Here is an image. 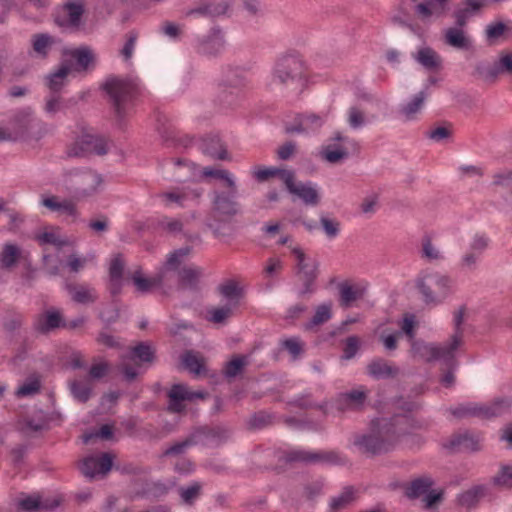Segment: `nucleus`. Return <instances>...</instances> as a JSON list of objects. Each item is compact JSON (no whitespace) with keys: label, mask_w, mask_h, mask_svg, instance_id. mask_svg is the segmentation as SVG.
<instances>
[{"label":"nucleus","mask_w":512,"mask_h":512,"mask_svg":"<svg viewBox=\"0 0 512 512\" xmlns=\"http://www.w3.org/2000/svg\"><path fill=\"white\" fill-rule=\"evenodd\" d=\"M454 333L444 344L426 343L423 341H414L412 343V352L425 361H438L442 365V369L446 370L442 377L441 383L445 387H450L455 381L453 371L458 367L457 353L464 345V330L462 324L464 322V309H459L454 313Z\"/></svg>","instance_id":"nucleus-1"},{"label":"nucleus","mask_w":512,"mask_h":512,"mask_svg":"<svg viewBox=\"0 0 512 512\" xmlns=\"http://www.w3.org/2000/svg\"><path fill=\"white\" fill-rule=\"evenodd\" d=\"M411 419L407 415H396L391 420L376 419L371 423L368 433L359 435L354 445L362 452L380 454L389 451L399 436L408 433Z\"/></svg>","instance_id":"nucleus-2"},{"label":"nucleus","mask_w":512,"mask_h":512,"mask_svg":"<svg viewBox=\"0 0 512 512\" xmlns=\"http://www.w3.org/2000/svg\"><path fill=\"white\" fill-rule=\"evenodd\" d=\"M203 175L219 181L212 198V219L219 223H228L232 217L240 212L237 201L238 187L233 173L219 167H206Z\"/></svg>","instance_id":"nucleus-3"},{"label":"nucleus","mask_w":512,"mask_h":512,"mask_svg":"<svg viewBox=\"0 0 512 512\" xmlns=\"http://www.w3.org/2000/svg\"><path fill=\"white\" fill-rule=\"evenodd\" d=\"M308 81L307 66L300 57L295 55L280 58L272 71V84L293 94H300L307 86Z\"/></svg>","instance_id":"nucleus-4"},{"label":"nucleus","mask_w":512,"mask_h":512,"mask_svg":"<svg viewBox=\"0 0 512 512\" xmlns=\"http://www.w3.org/2000/svg\"><path fill=\"white\" fill-rule=\"evenodd\" d=\"M413 7L414 20L406 24L417 37L423 39L429 26L448 10L449 0H418Z\"/></svg>","instance_id":"nucleus-5"},{"label":"nucleus","mask_w":512,"mask_h":512,"mask_svg":"<svg viewBox=\"0 0 512 512\" xmlns=\"http://www.w3.org/2000/svg\"><path fill=\"white\" fill-rule=\"evenodd\" d=\"M416 283L426 304L438 305L453 291V280L436 271L421 272Z\"/></svg>","instance_id":"nucleus-6"},{"label":"nucleus","mask_w":512,"mask_h":512,"mask_svg":"<svg viewBox=\"0 0 512 512\" xmlns=\"http://www.w3.org/2000/svg\"><path fill=\"white\" fill-rule=\"evenodd\" d=\"M64 183L76 200L91 197L103 189L102 176L93 170L73 169L66 172Z\"/></svg>","instance_id":"nucleus-7"},{"label":"nucleus","mask_w":512,"mask_h":512,"mask_svg":"<svg viewBox=\"0 0 512 512\" xmlns=\"http://www.w3.org/2000/svg\"><path fill=\"white\" fill-rule=\"evenodd\" d=\"M105 90L112 99L116 114L122 118L132 100L140 93V83L138 79L112 78L106 82Z\"/></svg>","instance_id":"nucleus-8"},{"label":"nucleus","mask_w":512,"mask_h":512,"mask_svg":"<svg viewBox=\"0 0 512 512\" xmlns=\"http://www.w3.org/2000/svg\"><path fill=\"white\" fill-rule=\"evenodd\" d=\"M433 485L430 477H419L407 485L405 493L410 499H420L423 508L435 510L443 500V490L434 489Z\"/></svg>","instance_id":"nucleus-9"},{"label":"nucleus","mask_w":512,"mask_h":512,"mask_svg":"<svg viewBox=\"0 0 512 512\" xmlns=\"http://www.w3.org/2000/svg\"><path fill=\"white\" fill-rule=\"evenodd\" d=\"M153 354L149 345L140 343L129 354L122 356L119 369L127 380H134L141 373V364L151 362Z\"/></svg>","instance_id":"nucleus-10"},{"label":"nucleus","mask_w":512,"mask_h":512,"mask_svg":"<svg viewBox=\"0 0 512 512\" xmlns=\"http://www.w3.org/2000/svg\"><path fill=\"white\" fill-rule=\"evenodd\" d=\"M507 400H498L491 405L480 404H461L455 408H451V414L456 418H464L468 416H478L483 418H490L500 415L505 408L509 407Z\"/></svg>","instance_id":"nucleus-11"},{"label":"nucleus","mask_w":512,"mask_h":512,"mask_svg":"<svg viewBox=\"0 0 512 512\" xmlns=\"http://www.w3.org/2000/svg\"><path fill=\"white\" fill-rule=\"evenodd\" d=\"M286 175L285 186L287 190L303 201L306 205L317 206L320 203L321 195L316 183L296 181L294 173Z\"/></svg>","instance_id":"nucleus-12"},{"label":"nucleus","mask_w":512,"mask_h":512,"mask_svg":"<svg viewBox=\"0 0 512 512\" xmlns=\"http://www.w3.org/2000/svg\"><path fill=\"white\" fill-rule=\"evenodd\" d=\"M202 194V190L190 186L175 187L158 194L161 204L167 208L185 207L190 202L196 201Z\"/></svg>","instance_id":"nucleus-13"},{"label":"nucleus","mask_w":512,"mask_h":512,"mask_svg":"<svg viewBox=\"0 0 512 512\" xmlns=\"http://www.w3.org/2000/svg\"><path fill=\"white\" fill-rule=\"evenodd\" d=\"M206 395L202 391H193L184 384H175L168 393L169 410L175 413L182 412L187 402H192L194 399H204Z\"/></svg>","instance_id":"nucleus-14"},{"label":"nucleus","mask_w":512,"mask_h":512,"mask_svg":"<svg viewBox=\"0 0 512 512\" xmlns=\"http://www.w3.org/2000/svg\"><path fill=\"white\" fill-rule=\"evenodd\" d=\"M107 152V142L104 138L90 132H83L76 140L70 153L80 156L88 153L103 155Z\"/></svg>","instance_id":"nucleus-15"},{"label":"nucleus","mask_w":512,"mask_h":512,"mask_svg":"<svg viewBox=\"0 0 512 512\" xmlns=\"http://www.w3.org/2000/svg\"><path fill=\"white\" fill-rule=\"evenodd\" d=\"M326 122V115L301 114L292 123H286L288 133L312 134L320 130Z\"/></svg>","instance_id":"nucleus-16"},{"label":"nucleus","mask_w":512,"mask_h":512,"mask_svg":"<svg viewBox=\"0 0 512 512\" xmlns=\"http://www.w3.org/2000/svg\"><path fill=\"white\" fill-rule=\"evenodd\" d=\"M112 464V455L110 453H102L83 459L80 469L86 477L93 478L99 475H105L110 471Z\"/></svg>","instance_id":"nucleus-17"},{"label":"nucleus","mask_w":512,"mask_h":512,"mask_svg":"<svg viewBox=\"0 0 512 512\" xmlns=\"http://www.w3.org/2000/svg\"><path fill=\"white\" fill-rule=\"evenodd\" d=\"M62 502L60 495L42 497L39 494L25 495L18 501L21 510L35 512L38 510H53Z\"/></svg>","instance_id":"nucleus-18"},{"label":"nucleus","mask_w":512,"mask_h":512,"mask_svg":"<svg viewBox=\"0 0 512 512\" xmlns=\"http://www.w3.org/2000/svg\"><path fill=\"white\" fill-rule=\"evenodd\" d=\"M84 12V0H66L61 8L58 23L61 26L78 28Z\"/></svg>","instance_id":"nucleus-19"},{"label":"nucleus","mask_w":512,"mask_h":512,"mask_svg":"<svg viewBox=\"0 0 512 512\" xmlns=\"http://www.w3.org/2000/svg\"><path fill=\"white\" fill-rule=\"evenodd\" d=\"M339 303L342 307L348 308L354 302L363 298L366 285L363 282L344 281L339 283Z\"/></svg>","instance_id":"nucleus-20"},{"label":"nucleus","mask_w":512,"mask_h":512,"mask_svg":"<svg viewBox=\"0 0 512 512\" xmlns=\"http://www.w3.org/2000/svg\"><path fill=\"white\" fill-rule=\"evenodd\" d=\"M292 253L297 260L298 273L304 281L305 292H309L311 291L310 285L316 278V265L313 261H307L304 252L299 247H294Z\"/></svg>","instance_id":"nucleus-21"},{"label":"nucleus","mask_w":512,"mask_h":512,"mask_svg":"<svg viewBox=\"0 0 512 512\" xmlns=\"http://www.w3.org/2000/svg\"><path fill=\"white\" fill-rule=\"evenodd\" d=\"M75 198L60 199L57 196H46L42 198V205L53 212L75 217L77 216V206Z\"/></svg>","instance_id":"nucleus-22"},{"label":"nucleus","mask_w":512,"mask_h":512,"mask_svg":"<svg viewBox=\"0 0 512 512\" xmlns=\"http://www.w3.org/2000/svg\"><path fill=\"white\" fill-rule=\"evenodd\" d=\"M164 169L166 173H172L170 179L176 182L189 181L194 176L193 167L186 160L172 159L165 164Z\"/></svg>","instance_id":"nucleus-23"},{"label":"nucleus","mask_w":512,"mask_h":512,"mask_svg":"<svg viewBox=\"0 0 512 512\" xmlns=\"http://www.w3.org/2000/svg\"><path fill=\"white\" fill-rule=\"evenodd\" d=\"M335 139L339 143L328 144L321 150V156L329 163H337L348 155L345 143L349 142V138L337 133Z\"/></svg>","instance_id":"nucleus-24"},{"label":"nucleus","mask_w":512,"mask_h":512,"mask_svg":"<svg viewBox=\"0 0 512 512\" xmlns=\"http://www.w3.org/2000/svg\"><path fill=\"white\" fill-rule=\"evenodd\" d=\"M412 58L427 70H435L441 66L440 55L432 48L424 46L412 53Z\"/></svg>","instance_id":"nucleus-25"},{"label":"nucleus","mask_w":512,"mask_h":512,"mask_svg":"<svg viewBox=\"0 0 512 512\" xmlns=\"http://www.w3.org/2000/svg\"><path fill=\"white\" fill-rule=\"evenodd\" d=\"M444 41L447 45L458 50H468L471 47L470 37L459 27L447 28L444 31Z\"/></svg>","instance_id":"nucleus-26"},{"label":"nucleus","mask_w":512,"mask_h":512,"mask_svg":"<svg viewBox=\"0 0 512 512\" xmlns=\"http://www.w3.org/2000/svg\"><path fill=\"white\" fill-rule=\"evenodd\" d=\"M243 85L242 78H240L236 72H231L225 82L220 85L222 89L221 100L227 104H231Z\"/></svg>","instance_id":"nucleus-27"},{"label":"nucleus","mask_w":512,"mask_h":512,"mask_svg":"<svg viewBox=\"0 0 512 512\" xmlns=\"http://www.w3.org/2000/svg\"><path fill=\"white\" fill-rule=\"evenodd\" d=\"M366 400V393L363 390H353L344 393L337 399V409L341 411L355 410L360 408Z\"/></svg>","instance_id":"nucleus-28"},{"label":"nucleus","mask_w":512,"mask_h":512,"mask_svg":"<svg viewBox=\"0 0 512 512\" xmlns=\"http://www.w3.org/2000/svg\"><path fill=\"white\" fill-rule=\"evenodd\" d=\"M367 369L369 374L377 379L393 378L399 372V369L395 365L381 358L371 361Z\"/></svg>","instance_id":"nucleus-29"},{"label":"nucleus","mask_w":512,"mask_h":512,"mask_svg":"<svg viewBox=\"0 0 512 512\" xmlns=\"http://www.w3.org/2000/svg\"><path fill=\"white\" fill-rule=\"evenodd\" d=\"M40 245H51L57 252L68 245L67 239L62 237L60 229L51 227L36 236Z\"/></svg>","instance_id":"nucleus-30"},{"label":"nucleus","mask_w":512,"mask_h":512,"mask_svg":"<svg viewBox=\"0 0 512 512\" xmlns=\"http://www.w3.org/2000/svg\"><path fill=\"white\" fill-rule=\"evenodd\" d=\"M374 116H368L365 111L357 105L351 106L346 111V122L353 130L363 128L365 125L371 123Z\"/></svg>","instance_id":"nucleus-31"},{"label":"nucleus","mask_w":512,"mask_h":512,"mask_svg":"<svg viewBox=\"0 0 512 512\" xmlns=\"http://www.w3.org/2000/svg\"><path fill=\"white\" fill-rule=\"evenodd\" d=\"M73 71V64L67 60H65L58 70L51 74L48 78V87L51 91L57 92L62 86L65 84L67 77Z\"/></svg>","instance_id":"nucleus-32"},{"label":"nucleus","mask_w":512,"mask_h":512,"mask_svg":"<svg viewBox=\"0 0 512 512\" xmlns=\"http://www.w3.org/2000/svg\"><path fill=\"white\" fill-rule=\"evenodd\" d=\"M70 389L74 398L80 402H86L90 398L91 392L93 390V382L88 377L74 379L70 383Z\"/></svg>","instance_id":"nucleus-33"},{"label":"nucleus","mask_w":512,"mask_h":512,"mask_svg":"<svg viewBox=\"0 0 512 512\" xmlns=\"http://www.w3.org/2000/svg\"><path fill=\"white\" fill-rule=\"evenodd\" d=\"M21 257V249L12 243H6L0 251V267L4 269L12 268Z\"/></svg>","instance_id":"nucleus-34"},{"label":"nucleus","mask_w":512,"mask_h":512,"mask_svg":"<svg viewBox=\"0 0 512 512\" xmlns=\"http://www.w3.org/2000/svg\"><path fill=\"white\" fill-rule=\"evenodd\" d=\"M72 60H75L77 71L86 70L91 62H93L95 56L93 51L88 47H81L69 50L66 52Z\"/></svg>","instance_id":"nucleus-35"},{"label":"nucleus","mask_w":512,"mask_h":512,"mask_svg":"<svg viewBox=\"0 0 512 512\" xmlns=\"http://www.w3.org/2000/svg\"><path fill=\"white\" fill-rule=\"evenodd\" d=\"M124 261L120 255L115 256L109 267L112 293H117L121 287L122 275L124 270Z\"/></svg>","instance_id":"nucleus-36"},{"label":"nucleus","mask_w":512,"mask_h":512,"mask_svg":"<svg viewBox=\"0 0 512 512\" xmlns=\"http://www.w3.org/2000/svg\"><path fill=\"white\" fill-rule=\"evenodd\" d=\"M131 279L138 291L148 292L162 282L163 275L158 274L154 277L147 278L142 275L141 270H136L132 273Z\"/></svg>","instance_id":"nucleus-37"},{"label":"nucleus","mask_w":512,"mask_h":512,"mask_svg":"<svg viewBox=\"0 0 512 512\" xmlns=\"http://www.w3.org/2000/svg\"><path fill=\"white\" fill-rule=\"evenodd\" d=\"M290 172V170L280 169L276 167L255 166L252 170V175L256 180L260 182L266 181L272 177H278L285 183V174H290Z\"/></svg>","instance_id":"nucleus-38"},{"label":"nucleus","mask_w":512,"mask_h":512,"mask_svg":"<svg viewBox=\"0 0 512 512\" xmlns=\"http://www.w3.org/2000/svg\"><path fill=\"white\" fill-rule=\"evenodd\" d=\"M466 7L455 11V27L463 28L471 14L479 10L482 6V0H466Z\"/></svg>","instance_id":"nucleus-39"},{"label":"nucleus","mask_w":512,"mask_h":512,"mask_svg":"<svg viewBox=\"0 0 512 512\" xmlns=\"http://www.w3.org/2000/svg\"><path fill=\"white\" fill-rule=\"evenodd\" d=\"M500 74L512 75V52L501 53L499 59L489 70V75L492 78H495Z\"/></svg>","instance_id":"nucleus-40"},{"label":"nucleus","mask_w":512,"mask_h":512,"mask_svg":"<svg viewBox=\"0 0 512 512\" xmlns=\"http://www.w3.org/2000/svg\"><path fill=\"white\" fill-rule=\"evenodd\" d=\"M425 99L426 94L421 91L402 107L401 112L407 120H414L417 117L423 108Z\"/></svg>","instance_id":"nucleus-41"},{"label":"nucleus","mask_w":512,"mask_h":512,"mask_svg":"<svg viewBox=\"0 0 512 512\" xmlns=\"http://www.w3.org/2000/svg\"><path fill=\"white\" fill-rule=\"evenodd\" d=\"M181 362L185 369L196 375H199L204 369L203 357L193 351L185 352L181 357Z\"/></svg>","instance_id":"nucleus-42"},{"label":"nucleus","mask_w":512,"mask_h":512,"mask_svg":"<svg viewBox=\"0 0 512 512\" xmlns=\"http://www.w3.org/2000/svg\"><path fill=\"white\" fill-rule=\"evenodd\" d=\"M202 275V270L194 265L184 266L180 271V282L183 287L195 288Z\"/></svg>","instance_id":"nucleus-43"},{"label":"nucleus","mask_w":512,"mask_h":512,"mask_svg":"<svg viewBox=\"0 0 512 512\" xmlns=\"http://www.w3.org/2000/svg\"><path fill=\"white\" fill-rule=\"evenodd\" d=\"M203 150L206 154L224 160L227 157V152L221 143L218 136H213L203 141Z\"/></svg>","instance_id":"nucleus-44"},{"label":"nucleus","mask_w":512,"mask_h":512,"mask_svg":"<svg viewBox=\"0 0 512 512\" xmlns=\"http://www.w3.org/2000/svg\"><path fill=\"white\" fill-rule=\"evenodd\" d=\"M220 292L226 303L238 307L241 299V289L235 282H227L220 287Z\"/></svg>","instance_id":"nucleus-45"},{"label":"nucleus","mask_w":512,"mask_h":512,"mask_svg":"<svg viewBox=\"0 0 512 512\" xmlns=\"http://www.w3.org/2000/svg\"><path fill=\"white\" fill-rule=\"evenodd\" d=\"M72 299L79 303L93 302L96 299L95 291L84 285L68 286Z\"/></svg>","instance_id":"nucleus-46"},{"label":"nucleus","mask_w":512,"mask_h":512,"mask_svg":"<svg viewBox=\"0 0 512 512\" xmlns=\"http://www.w3.org/2000/svg\"><path fill=\"white\" fill-rule=\"evenodd\" d=\"M483 495L484 488L482 486H475L461 493L458 496V502L461 506L470 508L473 507Z\"/></svg>","instance_id":"nucleus-47"},{"label":"nucleus","mask_w":512,"mask_h":512,"mask_svg":"<svg viewBox=\"0 0 512 512\" xmlns=\"http://www.w3.org/2000/svg\"><path fill=\"white\" fill-rule=\"evenodd\" d=\"M224 45V37L221 31L213 30L209 38L203 42L201 50L207 54L218 53Z\"/></svg>","instance_id":"nucleus-48"},{"label":"nucleus","mask_w":512,"mask_h":512,"mask_svg":"<svg viewBox=\"0 0 512 512\" xmlns=\"http://www.w3.org/2000/svg\"><path fill=\"white\" fill-rule=\"evenodd\" d=\"M356 499V491L353 487H346L331 501V509L333 511L343 509Z\"/></svg>","instance_id":"nucleus-49"},{"label":"nucleus","mask_w":512,"mask_h":512,"mask_svg":"<svg viewBox=\"0 0 512 512\" xmlns=\"http://www.w3.org/2000/svg\"><path fill=\"white\" fill-rule=\"evenodd\" d=\"M54 40L47 34H36L32 37V47L34 52L41 56H46Z\"/></svg>","instance_id":"nucleus-50"},{"label":"nucleus","mask_w":512,"mask_h":512,"mask_svg":"<svg viewBox=\"0 0 512 512\" xmlns=\"http://www.w3.org/2000/svg\"><path fill=\"white\" fill-rule=\"evenodd\" d=\"M175 481H155L147 484L146 494L152 497H162L175 486Z\"/></svg>","instance_id":"nucleus-51"},{"label":"nucleus","mask_w":512,"mask_h":512,"mask_svg":"<svg viewBox=\"0 0 512 512\" xmlns=\"http://www.w3.org/2000/svg\"><path fill=\"white\" fill-rule=\"evenodd\" d=\"M331 303L319 305L316 308L312 320L307 324L306 328L311 329L314 326L321 325L331 318Z\"/></svg>","instance_id":"nucleus-52"},{"label":"nucleus","mask_w":512,"mask_h":512,"mask_svg":"<svg viewBox=\"0 0 512 512\" xmlns=\"http://www.w3.org/2000/svg\"><path fill=\"white\" fill-rule=\"evenodd\" d=\"M191 249L189 247H182L172 252L164 265L166 270H176L183 262L184 258L187 257Z\"/></svg>","instance_id":"nucleus-53"},{"label":"nucleus","mask_w":512,"mask_h":512,"mask_svg":"<svg viewBox=\"0 0 512 512\" xmlns=\"http://www.w3.org/2000/svg\"><path fill=\"white\" fill-rule=\"evenodd\" d=\"M41 383L37 377L28 378L16 391L18 397H28L37 394L40 390Z\"/></svg>","instance_id":"nucleus-54"},{"label":"nucleus","mask_w":512,"mask_h":512,"mask_svg":"<svg viewBox=\"0 0 512 512\" xmlns=\"http://www.w3.org/2000/svg\"><path fill=\"white\" fill-rule=\"evenodd\" d=\"M31 119L30 117H27L24 121L19 120L20 122V129L15 132H9L5 128H0V141L2 140H17L21 138L25 132H27L30 129L31 126Z\"/></svg>","instance_id":"nucleus-55"},{"label":"nucleus","mask_w":512,"mask_h":512,"mask_svg":"<svg viewBox=\"0 0 512 512\" xmlns=\"http://www.w3.org/2000/svg\"><path fill=\"white\" fill-rule=\"evenodd\" d=\"M493 482L500 487H512V465H502L498 473L493 477Z\"/></svg>","instance_id":"nucleus-56"},{"label":"nucleus","mask_w":512,"mask_h":512,"mask_svg":"<svg viewBox=\"0 0 512 512\" xmlns=\"http://www.w3.org/2000/svg\"><path fill=\"white\" fill-rule=\"evenodd\" d=\"M235 309L236 307L229 305L227 303L223 304L220 307L213 308L209 311V320L214 323H222L232 315Z\"/></svg>","instance_id":"nucleus-57"},{"label":"nucleus","mask_w":512,"mask_h":512,"mask_svg":"<svg viewBox=\"0 0 512 512\" xmlns=\"http://www.w3.org/2000/svg\"><path fill=\"white\" fill-rule=\"evenodd\" d=\"M93 260V257L79 256L75 253H71L67 256L65 266L69 269L70 272L77 273L82 270L86 264Z\"/></svg>","instance_id":"nucleus-58"},{"label":"nucleus","mask_w":512,"mask_h":512,"mask_svg":"<svg viewBox=\"0 0 512 512\" xmlns=\"http://www.w3.org/2000/svg\"><path fill=\"white\" fill-rule=\"evenodd\" d=\"M61 316L58 312H48L39 320V328L42 331H49L60 326Z\"/></svg>","instance_id":"nucleus-59"},{"label":"nucleus","mask_w":512,"mask_h":512,"mask_svg":"<svg viewBox=\"0 0 512 512\" xmlns=\"http://www.w3.org/2000/svg\"><path fill=\"white\" fill-rule=\"evenodd\" d=\"M246 364L247 358L245 356H235L226 364L225 374L228 377H235L241 372V370Z\"/></svg>","instance_id":"nucleus-60"},{"label":"nucleus","mask_w":512,"mask_h":512,"mask_svg":"<svg viewBox=\"0 0 512 512\" xmlns=\"http://www.w3.org/2000/svg\"><path fill=\"white\" fill-rule=\"evenodd\" d=\"M320 223L325 235L328 238L333 239L337 237L340 232V222L338 220L328 217H321Z\"/></svg>","instance_id":"nucleus-61"},{"label":"nucleus","mask_w":512,"mask_h":512,"mask_svg":"<svg viewBox=\"0 0 512 512\" xmlns=\"http://www.w3.org/2000/svg\"><path fill=\"white\" fill-rule=\"evenodd\" d=\"M282 346L289 352V354L294 359L299 357L304 351V342L296 337L284 340L282 342Z\"/></svg>","instance_id":"nucleus-62"},{"label":"nucleus","mask_w":512,"mask_h":512,"mask_svg":"<svg viewBox=\"0 0 512 512\" xmlns=\"http://www.w3.org/2000/svg\"><path fill=\"white\" fill-rule=\"evenodd\" d=\"M201 485L199 483H193L186 488H180L179 493L182 501L186 504H192L200 494Z\"/></svg>","instance_id":"nucleus-63"},{"label":"nucleus","mask_w":512,"mask_h":512,"mask_svg":"<svg viewBox=\"0 0 512 512\" xmlns=\"http://www.w3.org/2000/svg\"><path fill=\"white\" fill-rule=\"evenodd\" d=\"M489 245V239L485 234L475 233L470 241L469 249L482 254Z\"/></svg>","instance_id":"nucleus-64"}]
</instances>
